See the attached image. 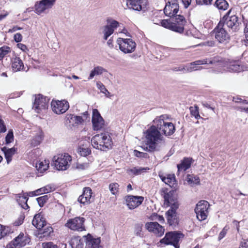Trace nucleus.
Returning <instances> with one entry per match:
<instances>
[{
	"label": "nucleus",
	"mask_w": 248,
	"mask_h": 248,
	"mask_svg": "<svg viewBox=\"0 0 248 248\" xmlns=\"http://www.w3.org/2000/svg\"><path fill=\"white\" fill-rule=\"evenodd\" d=\"M165 116L161 115L156 118L153 121L161 134L168 136L172 135L175 130V126L172 123L164 121Z\"/></svg>",
	"instance_id": "nucleus-5"
},
{
	"label": "nucleus",
	"mask_w": 248,
	"mask_h": 248,
	"mask_svg": "<svg viewBox=\"0 0 248 248\" xmlns=\"http://www.w3.org/2000/svg\"><path fill=\"white\" fill-rule=\"evenodd\" d=\"M22 39V36L20 33H17L16 34H15L14 40L16 42H17V43L21 41Z\"/></svg>",
	"instance_id": "nucleus-63"
},
{
	"label": "nucleus",
	"mask_w": 248,
	"mask_h": 248,
	"mask_svg": "<svg viewBox=\"0 0 248 248\" xmlns=\"http://www.w3.org/2000/svg\"><path fill=\"white\" fill-rule=\"evenodd\" d=\"M164 204L170 207H173L175 204L178 205V207L179 206V204L177 201V199L173 191H170L169 192L164 194Z\"/></svg>",
	"instance_id": "nucleus-23"
},
{
	"label": "nucleus",
	"mask_w": 248,
	"mask_h": 248,
	"mask_svg": "<svg viewBox=\"0 0 248 248\" xmlns=\"http://www.w3.org/2000/svg\"><path fill=\"white\" fill-rule=\"evenodd\" d=\"M56 0H41L37 1L35 4V12L40 15L46 10L51 8L55 4Z\"/></svg>",
	"instance_id": "nucleus-16"
},
{
	"label": "nucleus",
	"mask_w": 248,
	"mask_h": 248,
	"mask_svg": "<svg viewBox=\"0 0 248 248\" xmlns=\"http://www.w3.org/2000/svg\"><path fill=\"white\" fill-rule=\"evenodd\" d=\"M214 5L219 10H226L229 6L228 2L225 0H217Z\"/></svg>",
	"instance_id": "nucleus-39"
},
{
	"label": "nucleus",
	"mask_w": 248,
	"mask_h": 248,
	"mask_svg": "<svg viewBox=\"0 0 248 248\" xmlns=\"http://www.w3.org/2000/svg\"><path fill=\"white\" fill-rule=\"evenodd\" d=\"M48 100L47 97L40 94L35 95L32 109L38 113L45 112L48 107Z\"/></svg>",
	"instance_id": "nucleus-8"
},
{
	"label": "nucleus",
	"mask_w": 248,
	"mask_h": 248,
	"mask_svg": "<svg viewBox=\"0 0 248 248\" xmlns=\"http://www.w3.org/2000/svg\"><path fill=\"white\" fill-rule=\"evenodd\" d=\"M146 229L150 232L154 233L157 236L160 237L164 233L165 229L156 222H150L145 224Z\"/></svg>",
	"instance_id": "nucleus-19"
},
{
	"label": "nucleus",
	"mask_w": 248,
	"mask_h": 248,
	"mask_svg": "<svg viewBox=\"0 0 248 248\" xmlns=\"http://www.w3.org/2000/svg\"><path fill=\"white\" fill-rule=\"evenodd\" d=\"M213 0H196V3L198 5H211Z\"/></svg>",
	"instance_id": "nucleus-57"
},
{
	"label": "nucleus",
	"mask_w": 248,
	"mask_h": 248,
	"mask_svg": "<svg viewBox=\"0 0 248 248\" xmlns=\"http://www.w3.org/2000/svg\"><path fill=\"white\" fill-rule=\"evenodd\" d=\"M92 123L94 130H100L104 125V120L97 109L93 110Z\"/></svg>",
	"instance_id": "nucleus-18"
},
{
	"label": "nucleus",
	"mask_w": 248,
	"mask_h": 248,
	"mask_svg": "<svg viewBox=\"0 0 248 248\" xmlns=\"http://www.w3.org/2000/svg\"><path fill=\"white\" fill-rule=\"evenodd\" d=\"M107 22L108 24L102 28V32L104 34L103 39L105 40H107L108 37L113 34L115 29L119 25V23L118 21L113 19H108Z\"/></svg>",
	"instance_id": "nucleus-17"
},
{
	"label": "nucleus",
	"mask_w": 248,
	"mask_h": 248,
	"mask_svg": "<svg viewBox=\"0 0 248 248\" xmlns=\"http://www.w3.org/2000/svg\"><path fill=\"white\" fill-rule=\"evenodd\" d=\"M146 3L145 0H127V5L129 8L140 11L142 9V5Z\"/></svg>",
	"instance_id": "nucleus-26"
},
{
	"label": "nucleus",
	"mask_w": 248,
	"mask_h": 248,
	"mask_svg": "<svg viewBox=\"0 0 248 248\" xmlns=\"http://www.w3.org/2000/svg\"><path fill=\"white\" fill-rule=\"evenodd\" d=\"M209 64V58H206V59H204L203 60L196 61L195 62H191L190 63V64L191 66L195 67V68H196V67L195 66V65H201V64Z\"/></svg>",
	"instance_id": "nucleus-49"
},
{
	"label": "nucleus",
	"mask_w": 248,
	"mask_h": 248,
	"mask_svg": "<svg viewBox=\"0 0 248 248\" xmlns=\"http://www.w3.org/2000/svg\"><path fill=\"white\" fill-rule=\"evenodd\" d=\"M14 134L12 130H10L5 137V143L9 144L14 141Z\"/></svg>",
	"instance_id": "nucleus-48"
},
{
	"label": "nucleus",
	"mask_w": 248,
	"mask_h": 248,
	"mask_svg": "<svg viewBox=\"0 0 248 248\" xmlns=\"http://www.w3.org/2000/svg\"><path fill=\"white\" fill-rule=\"evenodd\" d=\"M83 122L82 117L72 114H67L65 117V123L70 127L76 126Z\"/></svg>",
	"instance_id": "nucleus-21"
},
{
	"label": "nucleus",
	"mask_w": 248,
	"mask_h": 248,
	"mask_svg": "<svg viewBox=\"0 0 248 248\" xmlns=\"http://www.w3.org/2000/svg\"><path fill=\"white\" fill-rule=\"evenodd\" d=\"M51 105L53 111L57 114L64 113L69 108V103L65 100L61 101L53 100Z\"/></svg>",
	"instance_id": "nucleus-15"
},
{
	"label": "nucleus",
	"mask_w": 248,
	"mask_h": 248,
	"mask_svg": "<svg viewBox=\"0 0 248 248\" xmlns=\"http://www.w3.org/2000/svg\"><path fill=\"white\" fill-rule=\"evenodd\" d=\"M145 138L147 142L146 150L149 152L157 150V144L161 143L163 140V138L155 124L146 130Z\"/></svg>",
	"instance_id": "nucleus-1"
},
{
	"label": "nucleus",
	"mask_w": 248,
	"mask_h": 248,
	"mask_svg": "<svg viewBox=\"0 0 248 248\" xmlns=\"http://www.w3.org/2000/svg\"><path fill=\"white\" fill-rule=\"evenodd\" d=\"M92 190L91 188H90L89 187H86L84 188L83 193L82 194V195H83V196H84V197H86V198H88V199L91 200V197H92Z\"/></svg>",
	"instance_id": "nucleus-53"
},
{
	"label": "nucleus",
	"mask_w": 248,
	"mask_h": 248,
	"mask_svg": "<svg viewBox=\"0 0 248 248\" xmlns=\"http://www.w3.org/2000/svg\"><path fill=\"white\" fill-rule=\"evenodd\" d=\"M229 228L225 226L219 234L218 239L219 241L221 240L226 235Z\"/></svg>",
	"instance_id": "nucleus-58"
},
{
	"label": "nucleus",
	"mask_w": 248,
	"mask_h": 248,
	"mask_svg": "<svg viewBox=\"0 0 248 248\" xmlns=\"http://www.w3.org/2000/svg\"><path fill=\"white\" fill-rule=\"evenodd\" d=\"M6 127L4 124V121L2 120L0 115V133H4L6 131Z\"/></svg>",
	"instance_id": "nucleus-60"
},
{
	"label": "nucleus",
	"mask_w": 248,
	"mask_h": 248,
	"mask_svg": "<svg viewBox=\"0 0 248 248\" xmlns=\"http://www.w3.org/2000/svg\"><path fill=\"white\" fill-rule=\"evenodd\" d=\"M93 147L101 151H106L112 147V141L108 133H101L94 136L91 139Z\"/></svg>",
	"instance_id": "nucleus-3"
},
{
	"label": "nucleus",
	"mask_w": 248,
	"mask_h": 248,
	"mask_svg": "<svg viewBox=\"0 0 248 248\" xmlns=\"http://www.w3.org/2000/svg\"><path fill=\"white\" fill-rule=\"evenodd\" d=\"M149 168L148 167H135L129 170V171L133 173L134 174L138 175L141 174L143 172H145Z\"/></svg>",
	"instance_id": "nucleus-41"
},
{
	"label": "nucleus",
	"mask_w": 248,
	"mask_h": 248,
	"mask_svg": "<svg viewBox=\"0 0 248 248\" xmlns=\"http://www.w3.org/2000/svg\"><path fill=\"white\" fill-rule=\"evenodd\" d=\"M231 10H230L226 14L220 19L219 21L220 25H225L231 30L232 31H238L242 24V20L238 16L235 15L230 16Z\"/></svg>",
	"instance_id": "nucleus-4"
},
{
	"label": "nucleus",
	"mask_w": 248,
	"mask_h": 248,
	"mask_svg": "<svg viewBox=\"0 0 248 248\" xmlns=\"http://www.w3.org/2000/svg\"><path fill=\"white\" fill-rule=\"evenodd\" d=\"M119 185L118 183H113L109 184V188L111 193L115 195L118 192Z\"/></svg>",
	"instance_id": "nucleus-50"
},
{
	"label": "nucleus",
	"mask_w": 248,
	"mask_h": 248,
	"mask_svg": "<svg viewBox=\"0 0 248 248\" xmlns=\"http://www.w3.org/2000/svg\"><path fill=\"white\" fill-rule=\"evenodd\" d=\"M126 205L129 209H134L140 206L143 201L142 196L128 195L125 198Z\"/></svg>",
	"instance_id": "nucleus-20"
},
{
	"label": "nucleus",
	"mask_w": 248,
	"mask_h": 248,
	"mask_svg": "<svg viewBox=\"0 0 248 248\" xmlns=\"http://www.w3.org/2000/svg\"><path fill=\"white\" fill-rule=\"evenodd\" d=\"M32 224L38 230H41L46 225V221L41 214H36L34 216Z\"/></svg>",
	"instance_id": "nucleus-24"
},
{
	"label": "nucleus",
	"mask_w": 248,
	"mask_h": 248,
	"mask_svg": "<svg viewBox=\"0 0 248 248\" xmlns=\"http://www.w3.org/2000/svg\"><path fill=\"white\" fill-rule=\"evenodd\" d=\"M143 224L141 223L135 224L134 225V233L136 236L143 237L144 234L142 232Z\"/></svg>",
	"instance_id": "nucleus-40"
},
{
	"label": "nucleus",
	"mask_w": 248,
	"mask_h": 248,
	"mask_svg": "<svg viewBox=\"0 0 248 248\" xmlns=\"http://www.w3.org/2000/svg\"><path fill=\"white\" fill-rule=\"evenodd\" d=\"M85 220L84 217H76L68 220L65 226L72 230L81 232L85 230Z\"/></svg>",
	"instance_id": "nucleus-13"
},
{
	"label": "nucleus",
	"mask_w": 248,
	"mask_h": 248,
	"mask_svg": "<svg viewBox=\"0 0 248 248\" xmlns=\"http://www.w3.org/2000/svg\"><path fill=\"white\" fill-rule=\"evenodd\" d=\"M28 240L24 236L23 233H20L12 242L15 248H21L28 243Z\"/></svg>",
	"instance_id": "nucleus-27"
},
{
	"label": "nucleus",
	"mask_w": 248,
	"mask_h": 248,
	"mask_svg": "<svg viewBox=\"0 0 248 248\" xmlns=\"http://www.w3.org/2000/svg\"><path fill=\"white\" fill-rule=\"evenodd\" d=\"M184 235L177 232H171L166 233L165 237L160 240V243L165 245H171L175 248H179L178 243Z\"/></svg>",
	"instance_id": "nucleus-7"
},
{
	"label": "nucleus",
	"mask_w": 248,
	"mask_h": 248,
	"mask_svg": "<svg viewBox=\"0 0 248 248\" xmlns=\"http://www.w3.org/2000/svg\"><path fill=\"white\" fill-rule=\"evenodd\" d=\"M83 237L85 238V248H102L100 245V238H94L90 233Z\"/></svg>",
	"instance_id": "nucleus-22"
},
{
	"label": "nucleus",
	"mask_w": 248,
	"mask_h": 248,
	"mask_svg": "<svg viewBox=\"0 0 248 248\" xmlns=\"http://www.w3.org/2000/svg\"><path fill=\"white\" fill-rule=\"evenodd\" d=\"M41 231V233L44 234V236L49 235L50 233L53 232V229L50 226H47L46 228L44 229H42L40 230Z\"/></svg>",
	"instance_id": "nucleus-55"
},
{
	"label": "nucleus",
	"mask_w": 248,
	"mask_h": 248,
	"mask_svg": "<svg viewBox=\"0 0 248 248\" xmlns=\"http://www.w3.org/2000/svg\"><path fill=\"white\" fill-rule=\"evenodd\" d=\"M24 219V216L20 215L18 217V219L14 222V225L16 226H18L22 224Z\"/></svg>",
	"instance_id": "nucleus-62"
},
{
	"label": "nucleus",
	"mask_w": 248,
	"mask_h": 248,
	"mask_svg": "<svg viewBox=\"0 0 248 248\" xmlns=\"http://www.w3.org/2000/svg\"><path fill=\"white\" fill-rule=\"evenodd\" d=\"M72 248H83V243L80 236H73L70 242Z\"/></svg>",
	"instance_id": "nucleus-33"
},
{
	"label": "nucleus",
	"mask_w": 248,
	"mask_h": 248,
	"mask_svg": "<svg viewBox=\"0 0 248 248\" xmlns=\"http://www.w3.org/2000/svg\"><path fill=\"white\" fill-rule=\"evenodd\" d=\"M229 72H239L242 70V67L239 61H225L224 65Z\"/></svg>",
	"instance_id": "nucleus-25"
},
{
	"label": "nucleus",
	"mask_w": 248,
	"mask_h": 248,
	"mask_svg": "<svg viewBox=\"0 0 248 248\" xmlns=\"http://www.w3.org/2000/svg\"><path fill=\"white\" fill-rule=\"evenodd\" d=\"M134 155L138 157L147 158L148 157L147 153L141 152L136 150H134Z\"/></svg>",
	"instance_id": "nucleus-59"
},
{
	"label": "nucleus",
	"mask_w": 248,
	"mask_h": 248,
	"mask_svg": "<svg viewBox=\"0 0 248 248\" xmlns=\"http://www.w3.org/2000/svg\"><path fill=\"white\" fill-rule=\"evenodd\" d=\"M78 201L81 204L83 205L89 204L91 203V200L86 198V197L81 195L78 198Z\"/></svg>",
	"instance_id": "nucleus-54"
},
{
	"label": "nucleus",
	"mask_w": 248,
	"mask_h": 248,
	"mask_svg": "<svg viewBox=\"0 0 248 248\" xmlns=\"http://www.w3.org/2000/svg\"><path fill=\"white\" fill-rule=\"evenodd\" d=\"M161 180L165 184L170 186H173L176 184V180L174 174H168L167 177H162Z\"/></svg>",
	"instance_id": "nucleus-35"
},
{
	"label": "nucleus",
	"mask_w": 248,
	"mask_h": 248,
	"mask_svg": "<svg viewBox=\"0 0 248 248\" xmlns=\"http://www.w3.org/2000/svg\"><path fill=\"white\" fill-rule=\"evenodd\" d=\"M55 167L59 170H65L69 167L72 157L67 153L58 155L53 158Z\"/></svg>",
	"instance_id": "nucleus-6"
},
{
	"label": "nucleus",
	"mask_w": 248,
	"mask_h": 248,
	"mask_svg": "<svg viewBox=\"0 0 248 248\" xmlns=\"http://www.w3.org/2000/svg\"><path fill=\"white\" fill-rule=\"evenodd\" d=\"M10 51V48L8 46H3L0 48V61L6 56Z\"/></svg>",
	"instance_id": "nucleus-47"
},
{
	"label": "nucleus",
	"mask_w": 248,
	"mask_h": 248,
	"mask_svg": "<svg viewBox=\"0 0 248 248\" xmlns=\"http://www.w3.org/2000/svg\"><path fill=\"white\" fill-rule=\"evenodd\" d=\"M55 190L54 186L52 185H48L38 189L36 192H40L41 193H47Z\"/></svg>",
	"instance_id": "nucleus-42"
},
{
	"label": "nucleus",
	"mask_w": 248,
	"mask_h": 248,
	"mask_svg": "<svg viewBox=\"0 0 248 248\" xmlns=\"http://www.w3.org/2000/svg\"><path fill=\"white\" fill-rule=\"evenodd\" d=\"M42 247L43 248H59L57 245L52 242L43 243Z\"/></svg>",
	"instance_id": "nucleus-56"
},
{
	"label": "nucleus",
	"mask_w": 248,
	"mask_h": 248,
	"mask_svg": "<svg viewBox=\"0 0 248 248\" xmlns=\"http://www.w3.org/2000/svg\"><path fill=\"white\" fill-rule=\"evenodd\" d=\"M12 68L14 72L21 70L24 67L22 60L17 57H15L11 59Z\"/></svg>",
	"instance_id": "nucleus-30"
},
{
	"label": "nucleus",
	"mask_w": 248,
	"mask_h": 248,
	"mask_svg": "<svg viewBox=\"0 0 248 248\" xmlns=\"http://www.w3.org/2000/svg\"><path fill=\"white\" fill-rule=\"evenodd\" d=\"M188 182L191 184L198 185L200 184V179L198 176H193L190 175L187 176Z\"/></svg>",
	"instance_id": "nucleus-52"
},
{
	"label": "nucleus",
	"mask_w": 248,
	"mask_h": 248,
	"mask_svg": "<svg viewBox=\"0 0 248 248\" xmlns=\"http://www.w3.org/2000/svg\"><path fill=\"white\" fill-rule=\"evenodd\" d=\"M189 110L190 114L194 116L196 119H199L201 118L199 114V108L197 106L195 105L194 106L190 107Z\"/></svg>",
	"instance_id": "nucleus-44"
},
{
	"label": "nucleus",
	"mask_w": 248,
	"mask_h": 248,
	"mask_svg": "<svg viewBox=\"0 0 248 248\" xmlns=\"http://www.w3.org/2000/svg\"><path fill=\"white\" fill-rule=\"evenodd\" d=\"M179 6L177 0H169L166 3L164 13L166 16L172 17L175 16L179 11Z\"/></svg>",
	"instance_id": "nucleus-14"
},
{
	"label": "nucleus",
	"mask_w": 248,
	"mask_h": 248,
	"mask_svg": "<svg viewBox=\"0 0 248 248\" xmlns=\"http://www.w3.org/2000/svg\"><path fill=\"white\" fill-rule=\"evenodd\" d=\"M10 232V229L8 227L3 226L0 224V239Z\"/></svg>",
	"instance_id": "nucleus-45"
},
{
	"label": "nucleus",
	"mask_w": 248,
	"mask_h": 248,
	"mask_svg": "<svg viewBox=\"0 0 248 248\" xmlns=\"http://www.w3.org/2000/svg\"><path fill=\"white\" fill-rule=\"evenodd\" d=\"M78 152L81 156H86L91 153V151L88 148L80 147L78 149Z\"/></svg>",
	"instance_id": "nucleus-51"
},
{
	"label": "nucleus",
	"mask_w": 248,
	"mask_h": 248,
	"mask_svg": "<svg viewBox=\"0 0 248 248\" xmlns=\"http://www.w3.org/2000/svg\"><path fill=\"white\" fill-rule=\"evenodd\" d=\"M105 72H106V70L103 67L100 66H95L91 71L89 76L88 78V80H90L95 76H100Z\"/></svg>",
	"instance_id": "nucleus-32"
},
{
	"label": "nucleus",
	"mask_w": 248,
	"mask_h": 248,
	"mask_svg": "<svg viewBox=\"0 0 248 248\" xmlns=\"http://www.w3.org/2000/svg\"><path fill=\"white\" fill-rule=\"evenodd\" d=\"M1 151L4 154L7 163L9 164L11 161L13 156L16 153L17 148L15 147L11 148L3 147L1 148Z\"/></svg>",
	"instance_id": "nucleus-28"
},
{
	"label": "nucleus",
	"mask_w": 248,
	"mask_h": 248,
	"mask_svg": "<svg viewBox=\"0 0 248 248\" xmlns=\"http://www.w3.org/2000/svg\"><path fill=\"white\" fill-rule=\"evenodd\" d=\"M49 167V161L44 160L43 161H39L36 164V168L38 171L43 173L48 169Z\"/></svg>",
	"instance_id": "nucleus-34"
},
{
	"label": "nucleus",
	"mask_w": 248,
	"mask_h": 248,
	"mask_svg": "<svg viewBox=\"0 0 248 248\" xmlns=\"http://www.w3.org/2000/svg\"><path fill=\"white\" fill-rule=\"evenodd\" d=\"M248 240L244 239L240 243L239 248H248Z\"/></svg>",
	"instance_id": "nucleus-64"
},
{
	"label": "nucleus",
	"mask_w": 248,
	"mask_h": 248,
	"mask_svg": "<svg viewBox=\"0 0 248 248\" xmlns=\"http://www.w3.org/2000/svg\"><path fill=\"white\" fill-rule=\"evenodd\" d=\"M50 197V195H45L43 196L38 197L36 199L39 205L43 207L44 204L48 201Z\"/></svg>",
	"instance_id": "nucleus-46"
},
{
	"label": "nucleus",
	"mask_w": 248,
	"mask_h": 248,
	"mask_svg": "<svg viewBox=\"0 0 248 248\" xmlns=\"http://www.w3.org/2000/svg\"><path fill=\"white\" fill-rule=\"evenodd\" d=\"M28 200V198L26 196H21V194H18V198L16 201L18 202V204L22 207V208L27 209L29 208L27 204V201Z\"/></svg>",
	"instance_id": "nucleus-37"
},
{
	"label": "nucleus",
	"mask_w": 248,
	"mask_h": 248,
	"mask_svg": "<svg viewBox=\"0 0 248 248\" xmlns=\"http://www.w3.org/2000/svg\"><path fill=\"white\" fill-rule=\"evenodd\" d=\"M214 33L215 39L219 44L226 45L229 42L231 39L230 36L224 26L220 25L219 23L214 30Z\"/></svg>",
	"instance_id": "nucleus-10"
},
{
	"label": "nucleus",
	"mask_w": 248,
	"mask_h": 248,
	"mask_svg": "<svg viewBox=\"0 0 248 248\" xmlns=\"http://www.w3.org/2000/svg\"><path fill=\"white\" fill-rule=\"evenodd\" d=\"M172 70L175 72L183 71L184 72H190L197 70V69H195V67L191 66L189 64V65H187L173 67Z\"/></svg>",
	"instance_id": "nucleus-36"
},
{
	"label": "nucleus",
	"mask_w": 248,
	"mask_h": 248,
	"mask_svg": "<svg viewBox=\"0 0 248 248\" xmlns=\"http://www.w3.org/2000/svg\"><path fill=\"white\" fill-rule=\"evenodd\" d=\"M170 19H163L160 21L161 25L173 31L182 33L184 31V27L187 23L185 17L182 15H176Z\"/></svg>",
	"instance_id": "nucleus-2"
},
{
	"label": "nucleus",
	"mask_w": 248,
	"mask_h": 248,
	"mask_svg": "<svg viewBox=\"0 0 248 248\" xmlns=\"http://www.w3.org/2000/svg\"><path fill=\"white\" fill-rule=\"evenodd\" d=\"M97 88L100 90V92L103 93L105 94V95L108 97L111 96L110 93L106 88L105 86L100 81H98L96 83Z\"/></svg>",
	"instance_id": "nucleus-43"
},
{
	"label": "nucleus",
	"mask_w": 248,
	"mask_h": 248,
	"mask_svg": "<svg viewBox=\"0 0 248 248\" xmlns=\"http://www.w3.org/2000/svg\"><path fill=\"white\" fill-rule=\"evenodd\" d=\"M44 138V135L42 131L39 132L32 140L31 144L33 146L40 144Z\"/></svg>",
	"instance_id": "nucleus-38"
},
{
	"label": "nucleus",
	"mask_w": 248,
	"mask_h": 248,
	"mask_svg": "<svg viewBox=\"0 0 248 248\" xmlns=\"http://www.w3.org/2000/svg\"><path fill=\"white\" fill-rule=\"evenodd\" d=\"M192 159L185 157L181 163L177 165L178 171H185L189 169L191 165Z\"/></svg>",
	"instance_id": "nucleus-29"
},
{
	"label": "nucleus",
	"mask_w": 248,
	"mask_h": 248,
	"mask_svg": "<svg viewBox=\"0 0 248 248\" xmlns=\"http://www.w3.org/2000/svg\"><path fill=\"white\" fill-rule=\"evenodd\" d=\"M209 64L219 67H223L225 64V61L219 56H215L209 58Z\"/></svg>",
	"instance_id": "nucleus-31"
},
{
	"label": "nucleus",
	"mask_w": 248,
	"mask_h": 248,
	"mask_svg": "<svg viewBox=\"0 0 248 248\" xmlns=\"http://www.w3.org/2000/svg\"><path fill=\"white\" fill-rule=\"evenodd\" d=\"M117 43L119 45L120 50L125 54L134 52L136 47V43L130 38H118L117 40Z\"/></svg>",
	"instance_id": "nucleus-9"
},
{
	"label": "nucleus",
	"mask_w": 248,
	"mask_h": 248,
	"mask_svg": "<svg viewBox=\"0 0 248 248\" xmlns=\"http://www.w3.org/2000/svg\"><path fill=\"white\" fill-rule=\"evenodd\" d=\"M179 207L176 204L173 207L170 208L166 212V216L168 224L173 228L177 226L179 222V216L177 212Z\"/></svg>",
	"instance_id": "nucleus-11"
},
{
	"label": "nucleus",
	"mask_w": 248,
	"mask_h": 248,
	"mask_svg": "<svg viewBox=\"0 0 248 248\" xmlns=\"http://www.w3.org/2000/svg\"><path fill=\"white\" fill-rule=\"evenodd\" d=\"M209 206V204L206 201H201L197 204L195 212L198 220L202 221L207 218Z\"/></svg>",
	"instance_id": "nucleus-12"
},
{
	"label": "nucleus",
	"mask_w": 248,
	"mask_h": 248,
	"mask_svg": "<svg viewBox=\"0 0 248 248\" xmlns=\"http://www.w3.org/2000/svg\"><path fill=\"white\" fill-rule=\"evenodd\" d=\"M232 101L236 103H240L243 104H248V101L247 100L242 99L239 97H233Z\"/></svg>",
	"instance_id": "nucleus-61"
}]
</instances>
